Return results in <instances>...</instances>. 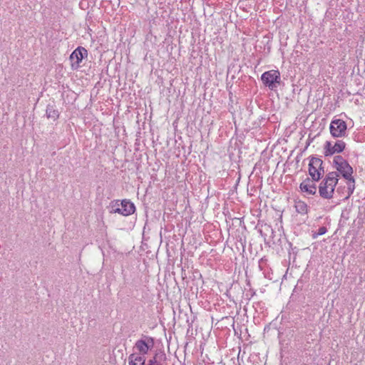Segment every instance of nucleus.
Returning a JSON list of instances; mask_svg holds the SVG:
<instances>
[{"mask_svg": "<svg viewBox=\"0 0 365 365\" xmlns=\"http://www.w3.org/2000/svg\"><path fill=\"white\" fill-rule=\"evenodd\" d=\"M333 162L337 171L347 180V190L346 196L345 197L346 200L352 195L355 189V180L352 177L353 169L348 162L341 155L335 156Z\"/></svg>", "mask_w": 365, "mask_h": 365, "instance_id": "obj_1", "label": "nucleus"}, {"mask_svg": "<svg viewBox=\"0 0 365 365\" xmlns=\"http://www.w3.org/2000/svg\"><path fill=\"white\" fill-rule=\"evenodd\" d=\"M338 177L336 172H331L322 180L319 186V193L322 198L329 200L333 197L339 180Z\"/></svg>", "mask_w": 365, "mask_h": 365, "instance_id": "obj_2", "label": "nucleus"}, {"mask_svg": "<svg viewBox=\"0 0 365 365\" xmlns=\"http://www.w3.org/2000/svg\"><path fill=\"white\" fill-rule=\"evenodd\" d=\"M322 160L318 158L312 157L309 163V174L313 181L317 182L324 174Z\"/></svg>", "mask_w": 365, "mask_h": 365, "instance_id": "obj_3", "label": "nucleus"}, {"mask_svg": "<svg viewBox=\"0 0 365 365\" xmlns=\"http://www.w3.org/2000/svg\"><path fill=\"white\" fill-rule=\"evenodd\" d=\"M280 73L279 71L270 70L262 73L261 80L263 83L269 89L274 90L277 88V83L280 82Z\"/></svg>", "mask_w": 365, "mask_h": 365, "instance_id": "obj_4", "label": "nucleus"}, {"mask_svg": "<svg viewBox=\"0 0 365 365\" xmlns=\"http://www.w3.org/2000/svg\"><path fill=\"white\" fill-rule=\"evenodd\" d=\"M346 129V123L341 119H334L330 123V133L334 138H341L345 136Z\"/></svg>", "mask_w": 365, "mask_h": 365, "instance_id": "obj_5", "label": "nucleus"}, {"mask_svg": "<svg viewBox=\"0 0 365 365\" xmlns=\"http://www.w3.org/2000/svg\"><path fill=\"white\" fill-rule=\"evenodd\" d=\"M154 346V339L151 336H143V337L138 340L135 344V348L141 354H148L149 350H151Z\"/></svg>", "mask_w": 365, "mask_h": 365, "instance_id": "obj_6", "label": "nucleus"}, {"mask_svg": "<svg viewBox=\"0 0 365 365\" xmlns=\"http://www.w3.org/2000/svg\"><path fill=\"white\" fill-rule=\"evenodd\" d=\"M346 147V143L343 140H337L334 145L330 141L325 143L324 149L326 156L334 155V153H341Z\"/></svg>", "mask_w": 365, "mask_h": 365, "instance_id": "obj_7", "label": "nucleus"}, {"mask_svg": "<svg viewBox=\"0 0 365 365\" xmlns=\"http://www.w3.org/2000/svg\"><path fill=\"white\" fill-rule=\"evenodd\" d=\"M88 56V52L83 47L79 46L75 49L70 56L72 61V68H77L82 60Z\"/></svg>", "mask_w": 365, "mask_h": 365, "instance_id": "obj_8", "label": "nucleus"}, {"mask_svg": "<svg viewBox=\"0 0 365 365\" xmlns=\"http://www.w3.org/2000/svg\"><path fill=\"white\" fill-rule=\"evenodd\" d=\"M299 187L302 192H307L309 195H314L317 192L315 181H313V180H310L309 178H307L301 182Z\"/></svg>", "mask_w": 365, "mask_h": 365, "instance_id": "obj_9", "label": "nucleus"}, {"mask_svg": "<svg viewBox=\"0 0 365 365\" xmlns=\"http://www.w3.org/2000/svg\"><path fill=\"white\" fill-rule=\"evenodd\" d=\"M166 360L165 353L163 351H160L148 360V365H167Z\"/></svg>", "mask_w": 365, "mask_h": 365, "instance_id": "obj_10", "label": "nucleus"}, {"mask_svg": "<svg viewBox=\"0 0 365 365\" xmlns=\"http://www.w3.org/2000/svg\"><path fill=\"white\" fill-rule=\"evenodd\" d=\"M120 214L123 216H128L135 212L134 204L130 200H123L120 201Z\"/></svg>", "mask_w": 365, "mask_h": 365, "instance_id": "obj_11", "label": "nucleus"}, {"mask_svg": "<svg viewBox=\"0 0 365 365\" xmlns=\"http://www.w3.org/2000/svg\"><path fill=\"white\" fill-rule=\"evenodd\" d=\"M129 365H145V358L132 354L128 357Z\"/></svg>", "mask_w": 365, "mask_h": 365, "instance_id": "obj_12", "label": "nucleus"}, {"mask_svg": "<svg viewBox=\"0 0 365 365\" xmlns=\"http://www.w3.org/2000/svg\"><path fill=\"white\" fill-rule=\"evenodd\" d=\"M294 207L299 214L305 215L308 212V206L302 200H295L294 201Z\"/></svg>", "mask_w": 365, "mask_h": 365, "instance_id": "obj_13", "label": "nucleus"}, {"mask_svg": "<svg viewBox=\"0 0 365 365\" xmlns=\"http://www.w3.org/2000/svg\"><path fill=\"white\" fill-rule=\"evenodd\" d=\"M46 117L52 119L53 120H56L58 118V111L54 108L53 106L48 105L46 111Z\"/></svg>", "mask_w": 365, "mask_h": 365, "instance_id": "obj_14", "label": "nucleus"}, {"mask_svg": "<svg viewBox=\"0 0 365 365\" xmlns=\"http://www.w3.org/2000/svg\"><path fill=\"white\" fill-rule=\"evenodd\" d=\"M120 202L119 200H113L110 202V212L111 213H118L120 212Z\"/></svg>", "mask_w": 365, "mask_h": 365, "instance_id": "obj_15", "label": "nucleus"}, {"mask_svg": "<svg viewBox=\"0 0 365 365\" xmlns=\"http://www.w3.org/2000/svg\"><path fill=\"white\" fill-rule=\"evenodd\" d=\"M327 230L325 227H320L318 229V231L317 232V235H324L327 232Z\"/></svg>", "mask_w": 365, "mask_h": 365, "instance_id": "obj_16", "label": "nucleus"}, {"mask_svg": "<svg viewBox=\"0 0 365 365\" xmlns=\"http://www.w3.org/2000/svg\"><path fill=\"white\" fill-rule=\"evenodd\" d=\"M346 190H347V188L346 189H345V187L341 188V187H339L336 189V192H342V194L344 195V197L346 196Z\"/></svg>", "mask_w": 365, "mask_h": 365, "instance_id": "obj_17", "label": "nucleus"}]
</instances>
